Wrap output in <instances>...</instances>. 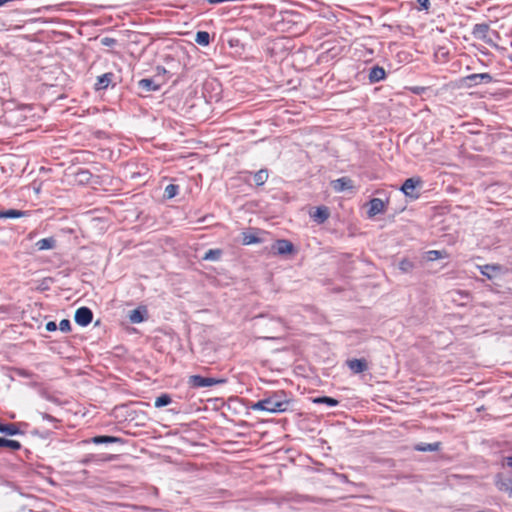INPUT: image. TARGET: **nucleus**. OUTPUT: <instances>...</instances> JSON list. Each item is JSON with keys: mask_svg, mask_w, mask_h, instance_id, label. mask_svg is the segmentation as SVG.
<instances>
[{"mask_svg": "<svg viewBox=\"0 0 512 512\" xmlns=\"http://www.w3.org/2000/svg\"><path fill=\"white\" fill-rule=\"evenodd\" d=\"M289 402L283 400L280 395L273 394L263 400L254 403L251 408L254 411H266L269 413H279L287 410Z\"/></svg>", "mask_w": 512, "mask_h": 512, "instance_id": "nucleus-1", "label": "nucleus"}, {"mask_svg": "<svg viewBox=\"0 0 512 512\" xmlns=\"http://www.w3.org/2000/svg\"><path fill=\"white\" fill-rule=\"evenodd\" d=\"M220 382V380L209 377H202L200 375H192L189 377L188 381V383L194 388L211 387Z\"/></svg>", "mask_w": 512, "mask_h": 512, "instance_id": "nucleus-2", "label": "nucleus"}, {"mask_svg": "<svg viewBox=\"0 0 512 512\" xmlns=\"http://www.w3.org/2000/svg\"><path fill=\"white\" fill-rule=\"evenodd\" d=\"M74 319L78 325L87 326L93 319V313L87 307H80L76 310Z\"/></svg>", "mask_w": 512, "mask_h": 512, "instance_id": "nucleus-3", "label": "nucleus"}, {"mask_svg": "<svg viewBox=\"0 0 512 512\" xmlns=\"http://www.w3.org/2000/svg\"><path fill=\"white\" fill-rule=\"evenodd\" d=\"M421 181L415 178L406 179L401 187V191L408 197L417 198V194L415 193V189L420 186Z\"/></svg>", "mask_w": 512, "mask_h": 512, "instance_id": "nucleus-4", "label": "nucleus"}, {"mask_svg": "<svg viewBox=\"0 0 512 512\" xmlns=\"http://www.w3.org/2000/svg\"><path fill=\"white\" fill-rule=\"evenodd\" d=\"M272 249L279 255H286L293 252L294 246L290 241L280 239L273 244Z\"/></svg>", "mask_w": 512, "mask_h": 512, "instance_id": "nucleus-5", "label": "nucleus"}, {"mask_svg": "<svg viewBox=\"0 0 512 512\" xmlns=\"http://www.w3.org/2000/svg\"><path fill=\"white\" fill-rule=\"evenodd\" d=\"M495 485L499 491L507 493L512 497V479H506L501 474L496 475Z\"/></svg>", "mask_w": 512, "mask_h": 512, "instance_id": "nucleus-6", "label": "nucleus"}, {"mask_svg": "<svg viewBox=\"0 0 512 512\" xmlns=\"http://www.w3.org/2000/svg\"><path fill=\"white\" fill-rule=\"evenodd\" d=\"M346 364L355 374L362 373L368 369V364L365 359H349L346 361Z\"/></svg>", "mask_w": 512, "mask_h": 512, "instance_id": "nucleus-7", "label": "nucleus"}, {"mask_svg": "<svg viewBox=\"0 0 512 512\" xmlns=\"http://www.w3.org/2000/svg\"><path fill=\"white\" fill-rule=\"evenodd\" d=\"M385 211V203L380 198H373L369 202V210L368 216L374 217L377 214L383 213Z\"/></svg>", "mask_w": 512, "mask_h": 512, "instance_id": "nucleus-8", "label": "nucleus"}, {"mask_svg": "<svg viewBox=\"0 0 512 512\" xmlns=\"http://www.w3.org/2000/svg\"><path fill=\"white\" fill-rule=\"evenodd\" d=\"M146 313L145 308H136L129 312V320L134 324L141 323L145 320Z\"/></svg>", "mask_w": 512, "mask_h": 512, "instance_id": "nucleus-9", "label": "nucleus"}, {"mask_svg": "<svg viewBox=\"0 0 512 512\" xmlns=\"http://www.w3.org/2000/svg\"><path fill=\"white\" fill-rule=\"evenodd\" d=\"M466 80L473 84L481 82L490 83L492 81V76L488 73L471 74L466 77Z\"/></svg>", "mask_w": 512, "mask_h": 512, "instance_id": "nucleus-10", "label": "nucleus"}, {"mask_svg": "<svg viewBox=\"0 0 512 512\" xmlns=\"http://www.w3.org/2000/svg\"><path fill=\"white\" fill-rule=\"evenodd\" d=\"M310 216L318 223H323L329 217V212L326 207H318L314 212L310 213Z\"/></svg>", "mask_w": 512, "mask_h": 512, "instance_id": "nucleus-11", "label": "nucleus"}, {"mask_svg": "<svg viewBox=\"0 0 512 512\" xmlns=\"http://www.w3.org/2000/svg\"><path fill=\"white\" fill-rule=\"evenodd\" d=\"M385 70L382 67L375 66L370 70L369 80L372 83L379 82L385 78Z\"/></svg>", "mask_w": 512, "mask_h": 512, "instance_id": "nucleus-12", "label": "nucleus"}, {"mask_svg": "<svg viewBox=\"0 0 512 512\" xmlns=\"http://www.w3.org/2000/svg\"><path fill=\"white\" fill-rule=\"evenodd\" d=\"M332 185H333V188L337 192H341V191H344V190L352 187L351 180L346 177L339 178V179L333 181Z\"/></svg>", "mask_w": 512, "mask_h": 512, "instance_id": "nucleus-13", "label": "nucleus"}, {"mask_svg": "<svg viewBox=\"0 0 512 512\" xmlns=\"http://www.w3.org/2000/svg\"><path fill=\"white\" fill-rule=\"evenodd\" d=\"M0 433L6 434L9 436H13V435L20 434L21 431L19 430V428L17 427L16 424H13V423L3 424L0 422Z\"/></svg>", "mask_w": 512, "mask_h": 512, "instance_id": "nucleus-14", "label": "nucleus"}, {"mask_svg": "<svg viewBox=\"0 0 512 512\" xmlns=\"http://www.w3.org/2000/svg\"><path fill=\"white\" fill-rule=\"evenodd\" d=\"M113 74L112 73H105L98 77L97 83H96V89L101 90L105 89L109 86V84L112 82Z\"/></svg>", "mask_w": 512, "mask_h": 512, "instance_id": "nucleus-15", "label": "nucleus"}, {"mask_svg": "<svg viewBox=\"0 0 512 512\" xmlns=\"http://www.w3.org/2000/svg\"><path fill=\"white\" fill-rule=\"evenodd\" d=\"M91 441L94 444H108V443H118V442H121L122 440L118 437L103 435V436H95L91 439Z\"/></svg>", "mask_w": 512, "mask_h": 512, "instance_id": "nucleus-16", "label": "nucleus"}, {"mask_svg": "<svg viewBox=\"0 0 512 512\" xmlns=\"http://www.w3.org/2000/svg\"><path fill=\"white\" fill-rule=\"evenodd\" d=\"M440 447V444L438 442L435 443H419L415 446V449L417 451L422 452H433L437 451Z\"/></svg>", "mask_w": 512, "mask_h": 512, "instance_id": "nucleus-17", "label": "nucleus"}, {"mask_svg": "<svg viewBox=\"0 0 512 512\" xmlns=\"http://www.w3.org/2000/svg\"><path fill=\"white\" fill-rule=\"evenodd\" d=\"M56 241L53 238H43L36 242V246L39 250H48L55 247Z\"/></svg>", "mask_w": 512, "mask_h": 512, "instance_id": "nucleus-18", "label": "nucleus"}, {"mask_svg": "<svg viewBox=\"0 0 512 512\" xmlns=\"http://www.w3.org/2000/svg\"><path fill=\"white\" fill-rule=\"evenodd\" d=\"M138 85L145 91H156L159 89V86L152 79H141Z\"/></svg>", "mask_w": 512, "mask_h": 512, "instance_id": "nucleus-19", "label": "nucleus"}, {"mask_svg": "<svg viewBox=\"0 0 512 512\" xmlns=\"http://www.w3.org/2000/svg\"><path fill=\"white\" fill-rule=\"evenodd\" d=\"M0 447H6L11 450L17 451L21 449V443L16 440H10L0 437Z\"/></svg>", "mask_w": 512, "mask_h": 512, "instance_id": "nucleus-20", "label": "nucleus"}, {"mask_svg": "<svg viewBox=\"0 0 512 512\" xmlns=\"http://www.w3.org/2000/svg\"><path fill=\"white\" fill-rule=\"evenodd\" d=\"M195 42L202 46H207L210 43V35L206 31H199L196 33Z\"/></svg>", "mask_w": 512, "mask_h": 512, "instance_id": "nucleus-21", "label": "nucleus"}, {"mask_svg": "<svg viewBox=\"0 0 512 512\" xmlns=\"http://www.w3.org/2000/svg\"><path fill=\"white\" fill-rule=\"evenodd\" d=\"M488 31L489 26L487 24H476L473 28V34L478 38H485Z\"/></svg>", "mask_w": 512, "mask_h": 512, "instance_id": "nucleus-22", "label": "nucleus"}, {"mask_svg": "<svg viewBox=\"0 0 512 512\" xmlns=\"http://www.w3.org/2000/svg\"><path fill=\"white\" fill-rule=\"evenodd\" d=\"M253 178H254V182L256 183V185L261 186L268 179V171L261 169L254 174Z\"/></svg>", "mask_w": 512, "mask_h": 512, "instance_id": "nucleus-23", "label": "nucleus"}, {"mask_svg": "<svg viewBox=\"0 0 512 512\" xmlns=\"http://www.w3.org/2000/svg\"><path fill=\"white\" fill-rule=\"evenodd\" d=\"M25 215V212L15 209L0 211V218H19Z\"/></svg>", "mask_w": 512, "mask_h": 512, "instance_id": "nucleus-24", "label": "nucleus"}, {"mask_svg": "<svg viewBox=\"0 0 512 512\" xmlns=\"http://www.w3.org/2000/svg\"><path fill=\"white\" fill-rule=\"evenodd\" d=\"M500 267L497 265H485L481 267V273L491 279L494 276V273L499 271Z\"/></svg>", "mask_w": 512, "mask_h": 512, "instance_id": "nucleus-25", "label": "nucleus"}, {"mask_svg": "<svg viewBox=\"0 0 512 512\" xmlns=\"http://www.w3.org/2000/svg\"><path fill=\"white\" fill-rule=\"evenodd\" d=\"M220 256H221V250H219V249H210V250H208L205 253L203 259L204 260H209V261H216V260H218L220 258Z\"/></svg>", "mask_w": 512, "mask_h": 512, "instance_id": "nucleus-26", "label": "nucleus"}, {"mask_svg": "<svg viewBox=\"0 0 512 512\" xmlns=\"http://www.w3.org/2000/svg\"><path fill=\"white\" fill-rule=\"evenodd\" d=\"M170 403H171L170 396L167 394H163L156 398L154 405H155V407L160 408V407L167 406Z\"/></svg>", "mask_w": 512, "mask_h": 512, "instance_id": "nucleus-27", "label": "nucleus"}, {"mask_svg": "<svg viewBox=\"0 0 512 512\" xmlns=\"http://www.w3.org/2000/svg\"><path fill=\"white\" fill-rule=\"evenodd\" d=\"M413 268H414V263L412 261H410L409 259H402L399 262V269L404 273L411 272L413 270Z\"/></svg>", "mask_w": 512, "mask_h": 512, "instance_id": "nucleus-28", "label": "nucleus"}, {"mask_svg": "<svg viewBox=\"0 0 512 512\" xmlns=\"http://www.w3.org/2000/svg\"><path fill=\"white\" fill-rule=\"evenodd\" d=\"M314 403H325L331 407H334L336 405H338V400L334 399V398H331V397H318L316 399H314Z\"/></svg>", "mask_w": 512, "mask_h": 512, "instance_id": "nucleus-29", "label": "nucleus"}, {"mask_svg": "<svg viewBox=\"0 0 512 512\" xmlns=\"http://www.w3.org/2000/svg\"><path fill=\"white\" fill-rule=\"evenodd\" d=\"M165 196L168 198V199H171L173 197H175L178 193V186L177 185H174V184H169L166 186L165 188Z\"/></svg>", "mask_w": 512, "mask_h": 512, "instance_id": "nucleus-30", "label": "nucleus"}, {"mask_svg": "<svg viewBox=\"0 0 512 512\" xmlns=\"http://www.w3.org/2000/svg\"><path fill=\"white\" fill-rule=\"evenodd\" d=\"M260 242L259 238L253 234L244 233L243 235V244L250 245Z\"/></svg>", "mask_w": 512, "mask_h": 512, "instance_id": "nucleus-31", "label": "nucleus"}, {"mask_svg": "<svg viewBox=\"0 0 512 512\" xmlns=\"http://www.w3.org/2000/svg\"><path fill=\"white\" fill-rule=\"evenodd\" d=\"M426 258L428 261H435L440 258H443V254L441 251L438 250H430L426 253Z\"/></svg>", "mask_w": 512, "mask_h": 512, "instance_id": "nucleus-32", "label": "nucleus"}, {"mask_svg": "<svg viewBox=\"0 0 512 512\" xmlns=\"http://www.w3.org/2000/svg\"><path fill=\"white\" fill-rule=\"evenodd\" d=\"M59 329H60V331L65 332V333L69 332L71 330L70 321L68 319L61 320L59 323Z\"/></svg>", "mask_w": 512, "mask_h": 512, "instance_id": "nucleus-33", "label": "nucleus"}, {"mask_svg": "<svg viewBox=\"0 0 512 512\" xmlns=\"http://www.w3.org/2000/svg\"><path fill=\"white\" fill-rule=\"evenodd\" d=\"M101 44L107 47L114 46L116 44V40L111 37H103L101 39Z\"/></svg>", "mask_w": 512, "mask_h": 512, "instance_id": "nucleus-34", "label": "nucleus"}, {"mask_svg": "<svg viewBox=\"0 0 512 512\" xmlns=\"http://www.w3.org/2000/svg\"><path fill=\"white\" fill-rule=\"evenodd\" d=\"M46 330L49 331V332H53L57 329V325L54 321H49L47 324H46Z\"/></svg>", "mask_w": 512, "mask_h": 512, "instance_id": "nucleus-35", "label": "nucleus"}, {"mask_svg": "<svg viewBox=\"0 0 512 512\" xmlns=\"http://www.w3.org/2000/svg\"><path fill=\"white\" fill-rule=\"evenodd\" d=\"M419 4L421 5V7L423 9H428L429 8V5H430V1L429 0H418Z\"/></svg>", "mask_w": 512, "mask_h": 512, "instance_id": "nucleus-36", "label": "nucleus"}, {"mask_svg": "<svg viewBox=\"0 0 512 512\" xmlns=\"http://www.w3.org/2000/svg\"><path fill=\"white\" fill-rule=\"evenodd\" d=\"M506 463L509 467H512V456L506 458Z\"/></svg>", "mask_w": 512, "mask_h": 512, "instance_id": "nucleus-37", "label": "nucleus"}]
</instances>
